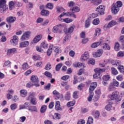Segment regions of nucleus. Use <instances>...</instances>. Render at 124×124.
Wrapping results in <instances>:
<instances>
[{"label": "nucleus", "mask_w": 124, "mask_h": 124, "mask_svg": "<svg viewBox=\"0 0 124 124\" xmlns=\"http://www.w3.org/2000/svg\"><path fill=\"white\" fill-rule=\"evenodd\" d=\"M97 87V83L96 82H93L91 83L90 87L89 88V96L87 99L89 101H92L93 97V91H94L95 88Z\"/></svg>", "instance_id": "obj_1"}, {"label": "nucleus", "mask_w": 124, "mask_h": 124, "mask_svg": "<svg viewBox=\"0 0 124 124\" xmlns=\"http://www.w3.org/2000/svg\"><path fill=\"white\" fill-rule=\"evenodd\" d=\"M8 9V7L6 5V0H0V13H3L6 12Z\"/></svg>", "instance_id": "obj_2"}, {"label": "nucleus", "mask_w": 124, "mask_h": 124, "mask_svg": "<svg viewBox=\"0 0 124 124\" xmlns=\"http://www.w3.org/2000/svg\"><path fill=\"white\" fill-rule=\"evenodd\" d=\"M62 31H63V26L62 24H59L54 26L53 28V31L54 33H62Z\"/></svg>", "instance_id": "obj_3"}, {"label": "nucleus", "mask_w": 124, "mask_h": 124, "mask_svg": "<svg viewBox=\"0 0 124 124\" xmlns=\"http://www.w3.org/2000/svg\"><path fill=\"white\" fill-rule=\"evenodd\" d=\"M119 92L115 91L112 93V94L109 96V97L111 100H116V101H121L120 99V96L119 95Z\"/></svg>", "instance_id": "obj_4"}, {"label": "nucleus", "mask_w": 124, "mask_h": 124, "mask_svg": "<svg viewBox=\"0 0 124 124\" xmlns=\"http://www.w3.org/2000/svg\"><path fill=\"white\" fill-rule=\"evenodd\" d=\"M31 80L35 87H39V80L36 76L32 75L31 77Z\"/></svg>", "instance_id": "obj_5"}, {"label": "nucleus", "mask_w": 124, "mask_h": 124, "mask_svg": "<svg viewBox=\"0 0 124 124\" xmlns=\"http://www.w3.org/2000/svg\"><path fill=\"white\" fill-rule=\"evenodd\" d=\"M96 11L98 12L100 15H104V11H105V6L104 5H100L96 8Z\"/></svg>", "instance_id": "obj_6"}, {"label": "nucleus", "mask_w": 124, "mask_h": 124, "mask_svg": "<svg viewBox=\"0 0 124 124\" xmlns=\"http://www.w3.org/2000/svg\"><path fill=\"white\" fill-rule=\"evenodd\" d=\"M31 35V31H27L25 32L21 37V40L24 41V40H27V39L30 38Z\"/></svg>", "instance_id": "obj_7"}, {"label": "nucleus", "mask_w": 124, "mask_h": 124, "mask_svg": "<svg viewBox=\"0 0 124 124\" xmlns=\"http://www.w3.org/2000/svg\"><path fill=\"white\" fill-rule=\"evenodd\" d=\"M102 54H103V50L99 49L97 50V52L93 53V57L94 58H99V57L102 56Z\"/></svg>", "instance_id": "obj_8"}, {"label": "nucleus", "mask_w": 124, "mask_h": 124, "mask_svg": "<svg viewBox=\"0 0 124 124\" xmlns=\"http://www.w3.org/2000/svg\"><path fill=\"white\" fill-rule=\"evenodd\" d=\"M18 41H19V39H18V36L16 35L13 36V39L10 40L11 44L14 46L17 45Z\"/></svg>", "instance_id": "obj_9"}, {"label": "nucleus", "mask_w": 124, "mask_h": 124, "mask_svg": "<svg viewBox=\"0 0 124 124\" xmlns=\"http://www.w3.org/2000/svg\"><path fill=\"white\" fill-rule=\"evenodd\" d=\"M90 59V53L88 51L85 52L81 56V60L83 61H88Z\"/></svg>", "instance_id": "obj_10"}, {"label": "nucleus", "mask_w": 124, "mask_h": 124, "mask_svg": "<svg viewBox=\"0 0 124 124\" xmlns=\"http://www.w3.org/2000/svg\"><path fill=\"white\" fill-rule=\"evenodd\" d=\"M111 9L112 13L115 15L120 11V8L116 7L114 4H112Z\"/></svg>", "instance_id": "obj_11"}, {"label": "nucleus", "mask_w": 124, "mask_h": 124, "mask_svg": "<svg viewBox=\"0 0 124 124\" xmlns=\"http://www.w3.org/2000/svg\"><path fill=\"white\" fill-rule=\"evenodd\" d=\"M30 45V42L28 41H25L19 43V48H25V47H28Z\"/></svg>", "instance_id": "obj_12"}, {"label": "nucleus", "mask_w": 124, "mask_h": 124, "mask_svg": "<svg viewBox=\"0 0 124 124\" xmlns=\"http://www.w3.org/2000/svg\"><path fill=\"white\" fill-rule=\"evenodd\" d=\"M17 52V49L16 48L9 49L7 51V56H10L12 54H15Z\"/></svg>", "instance_id": "obj_13"}, {"label": "nucleus", "mask_w": 124, "mask_h": 124, "mask_svg": "<svg viewBox=\"0 0 124 124\" xmlns=\"http://www.w3.org/2000/svg\"><path fill=\"white\" fill-rule=\"evenodd\" d=\"M19 93L21 97H26L28 95V91L26 90H21L19 91Z\"/></svg>", "instance_id": "obj_14"}, {"label": "nucleus", "mask_w": 124, "mask_h": 124, "mask_svg": "<svg viewBox=\"0 0 124 124\" xmlns=\"http://www.w3.org/2000/svg\"><path fill=\"white\" fill-rule=\"evenodd\" d=\"M42 38V36L41 35H38L33 38L32 42L33 43H37V42H39L41 40Z\"/></svg>", "instance_id": "obj_15"}, {"label": "nucleus", "mask_w": 124, "mask_h": 124, "mask_svg": "<svg viewBox=\"0 0 124 124\" xmlns=\"http://www.w3.org/2000/svg\"><path fill=\"white\" fill-rule=\"evenodd\" d=\"M35 93L30 92L29 93V96L26 97V100H30V99H32V98H35Z\"/></svg>", "instance_id": "obj_16"}, {"label": "nucleus", "mask_w": 124, "mask_h": 124, "mask_svg": "<svg viewBox=\"0 0 124 124\" xmlns=\"http://www.w3.org/2000/svg\"><path fill=\"white\" fill-rule=\"evenodd\" d=\"M55 108V109L57 110V111H59L60 110H62V108L61 106V103H60V101H57L56 102Z\"/></svg>", "instance_id": "obj_17"}, {"label": "nucleus", "mask_w": 124, "mask_h": 124, "mask_svg": "<svg viewBox=\"0 0 124 124\" xmlns=\"http://www.w3.org/2000/svg\"><path fill=\"white\" fill-rule=\"evenodd\" d=\"M73 65L74 67H86V64L84 63L78 62L76 64H73Z\"/></svg>", "instance_id": "obj_18"}, {"label": "nucleus", "mask_w": 124, "mask_h": 124, "mask_svg": "<svg viewBox=\"0 0 124 124\" xmlns=\"http://www.w3.org/2000/svg\"><path fill=\"white\" fill-rule=\"evenodd\" d=\"M28 110H29L30 112H37V108L34 106H31L28 108Z\"/></svg>", "instance_id": "obj_19"}, {"label": "nucleus", "mask_w": 124, "mask_h": 124, "mask_svg": "<svg viewBox=\"0 0 124 124\" xmlns=\"http://www.w3.org/2000/svg\"><path fill=\"white\" fill-rule=\"evenodd\" d=\"M30 107V103L26 102L23 105L20 106L19 109H28Z\"/></svg>", "instance_id": "obj_20"}, {"label": "nucleus", "mask_w": 124, "mask_h": 124, "mask_svg": "<svg viewBox=\"0 0 124 124\" xmlns=\"http://www.w3.org/2000/svg\"><path fill=\"white\" fill-rule=\"evenodd\" d=\"M16 21V17L14 16H9L7 18V22L8 23H14Z\"/></svg>", "instance_id": "obj_21"}, {"label": "nucleus", "mask_w": 124, "mask_h": 124, "mask_svg": "<svg viewBox=\"0 0 124 124\" xmlns=\"http://www.w3.org/2000/svg\"><path fill=\"white\" fill-rule=\"evenodd\" d=\"M102 46L105 50H110L111 49L110 46H109L107 43H105L104 41H103V43Z\"/></svg>", "instance_id": "obj_22"}, {"label": "nucleus", "mask_w": 124, "mask_h": 124, "mask_svg": "<svg viewBox=\"0 0 124 124\" xmlns=\"http://www.w3.org/2000/svg\"><path fill=\"white\" fill-rule=\"evenodd\" d=\"M106 70L105 69H94L95 74H96L98 76L100 75V73H101V72H105Z\"/></svg>", "instance_id": "obj_23"}, {"label": "nucleus", "mask_w": 124, "mask_h": 124, "mask_svg": "<svg viewBox=\"0 0 124 124\" xmlns=\"http://www.w3.org/2000/svg\"><path fill=\"white\" fill-rule=\"evenodd\" d=\"M41 14L42 15V16H49L50 12H49L48 10L43 9V10L41 11Z\"/></svg>", "instance_id": "obj_24"}, {"label": "nucleus", "mask_w": 124, "mask_h": 124, "mask_svg": "<svg viewBox=\"0 0 124 124\" xmlns=\"http://www.w3.org/2000/svg\"><path fill=\"white\" fill-rule=\"evenodd\" d=\"M46 110H47V106L43 105L40 108V112L41 114H44L46 112Z\"/></svg>", "instance_id": "obj_25"}, {"label": "nucleus", "mask_w": 124, "mask_h": 124, "mask_svg": "<svg viewBox=\"0 0 124 124\" xmlns=\"http://www.w3.org/2000/svg\"><path fill=\"white\" fill-rule=\"evenodd\" d=\"M70 10L72 12H79L80 11V8L78 6H74L73 8H70Z\"/></svg>", "instance_id": "obj_26"}, {"label": "nucleus", "mask_w": 124, "mask_h": 124, "mask_svg": "<svg viewBox=\"0 0 124 124\" xmlns=\"http://www.w3.org/2000/svg\"><path fill=\"white\" fill-rule=\"evenodd\" d=\"M71 97V94L70 92H68L65 94L64 98L65 100H70Z\"/></svg>", "instance_id": "obj_27"}, {"label": "nucleus", "mask_w": 124, "mask_h": 124, "mask_svg": "<svg viewBox=\"0 0 124 124\" xmlns=\"http://www.w3.org/2000/svg\"><path fill=\"white\" fill-rule=\"evenodd\" d=\"M92 115L94 117V118H99L100 115L99 111L98 110L94 111L92 112Z\"/></svg>", "instance_id": "obj_28"}, {"label": "nucleus", "mask_w": 124, "mask_h": 124, "mask_svg": "<svg viewBox=\"0 0 124 124\" xmlns=\"http://www.w3.org/2000/svg\"><path fill=\"white\" fill-rule=\"evenodd\" d=\"M101 33V29L99 28H96L95 30V36H98Z\"/></svg>", "instance_id": "obj_29"}, {"label": "nucleus", "mask_w": 124, "mask_h": 124, "mask_svg": "<svg viewBox=\"0 0 124 124\" xmlns=\"http://www.w3.org/2000/svg\"><path fill=\"white\" fill-rule=\"evenodd\" d=\"M41 47L44 49H47L48 48V44L46 42H43L41 44Z\"/></svg>", "instance_id": "obj_30"}, {"label": "nucleus", "mask_w": 124, "mask_h": 124, "mask_svg": "<svg viewBox=\"0 0 124 124\" xmlns=\"http://www.w3.org/2000/svg\"><path fill=\"white\" fill-rule=\"evenodd\" d=\"M53 120H60L61 119V115L58 113H55L53 116Z\"/></svg>", "instance_id": "obj_31"}, {"label": "nucleus", "mask_w": 124, "mask_h": 124, "mask_svg": "<svg viewBox=\"0 0 124 124\" xmlns=\"http://www.w3.org/2000/svg\"><path fill=\"white\" fill-rule=\"evenodd\" d=\"M110 78H111V77H110V75H106L103 77L102 79L103 81H109V79H110Z\"/></svg>", "instance_id": "obj_32"}, {"label": "nucleus", "mask_w": 124, "mask_h": 124, "mask_svg": "<svg viewBox=\"0 0 124 124\" xmlns=\"http://www.w3.org/2000/svg\"><path fill=\"white\" fill-rule=\"evenodd\" d=\"M111 85H113L115 88L119 87L120 83L117 80H113L112 83H111Z\"/></svg>", "instance_id": "obj_33"}, {"label": "nucleus", "mask_w": 124, "mask_h": 124, "mask_svg": "<svg viewBox=\"0 0 124 124\" xmlns=\"http://www.w3.org/2000/svg\"><path fill=\"white\" fill-rule=\"evenodd\" d=\"M14 5H15V2H14L13 1H11L9 3V7L10 10H12L13 7H14Z\"/></svg>", "instance_id": "obj_34"}, {"label": "nucleus", "mask_w": 124, "mask_h": 124, "mask_svg": "<svg viewBox=\"0 0 124 124\" xmlns=\"http://www.w3.org/2000/svg\"><path fill=\"white\" fill-rule=\"evenodd\" d=\"M73 31H74V28L72 26H71L68 28V30L66 31V33H72L73 32Z\"/></svg>", "instance_id": "obj_35"}, {"label": "nucleus", "mask_w": 124, "mask_h": 124, "mask_svg": "<svg viewBox=\"0 0 124 124\" xmlns=\"http://www.w3.org/2000/svg\"><path fill=\"white\" fill-rule=\"evenodd\" d=\"M120 47H121L120 44L118 42H116L114 45V49L115 51H119L120 50Z\"/></svg>", "instance_id": "obj_36"}, {"label": "nucleus", "mask_w": 124, "mask_h": 124, "mask_svg": "<svg viewBox=\"0 0 124 124\" xmlns=\"http://www.w3.org/2000/svg\"><path fill=\"white\" fill-rule=\"evenodd\" d=\"M113 4L118 8H120V7H122V6H123V3L121 1H118L116 3Z\"/></svg>", "instance_id": "obj_37"}, {"label": "nucleus", "mask_w": 124, "mask_h": 124, "mask_svg": "<svg viewBox=\"0 0 124 124\" xmlns=\"http://www.w3.org/2000/svg\"><path fill=\"white\" fill-rule=\"evenodd\" d=\"M30 102L32 105H36L37 104V101L36 100V98H34L31 99Z\"/></svg>", "instance_id": "obj_38"}, {"label": "nucleus", "mask_w": 124, "mask_h": 124, "mask_svg": "<svg viewBox=\"0 0 124 124\" xmlns=\"http://www.w3.org/2000/svg\"><path fill=\"white\" fill-rule=\"evenodd\" d=\"M115 90H116V88L112 85L111 83H110L108 88L109 92H113V91H115Z\"/></svg>", "instance_id": "obj_39"}, {"label": "nucleus", "mask_w": 124, "mask_h": 124, "mask_svg": "<svg viewBox=\"0 0 124 124\" xmlns=\"http://www.w3.org/2000/svg\"><path fill=\"white\" fill-rule=\"evenodd\" d=\"M111 73L113 75H117V74H118V73H119V72H118L117 69H116V68H115L114 67H112L111 68Z\"/></svg>", "instance_id": "obj_40"}, {"label": "nucleus", "mask_w": 124, "mask_h": 124, "mask_svg": "<svg viewBox=\"0 0 124 124\" xmlns=\"http://www.w3.org/2000/svg\"><path fill=\"white\" fill-rule=\"evenodd\" d=\"M93 124V117L90 116L88 118L86 124Z\"/></svg>", "instance_id": "obj_41"}, {"label": "nucleus", "mask_w": 124, "mask_h": 124, "mask_svg": "<svg viewBox=\"0 0 124 124\" xmlns=\"http://www.w3.org/2000/svg\"><path fill=\"white\" fill-rule=\"evenodd\" d=\"M116 24L117 22L115 21H111L108 25V28H111V27H113V26H115V25Z\"/></svg>", "instance_id": "obj_42"}, {"label": "nucleus", "mask_w": 124, "mask_h": 124, "mask_svg": "<svg viewBox=\"0 0 124 124\" xmlns=\"http://www.w3.org/2000/svg\"><path fill=\"white\" fill-rule=\"evenodd\" d=\"M53 93L54 94V95H55L57 99H59V98H60V93H59L58 91H57L56 90H54L53 92Z\"/></svg>", "instance_id": "obj_43"}, {"label": "nucleus", "mask_w": 124, "mask_h": 124, "mask_svg": "<svg viewBox=\"0 0 124 124\" xmlns=\"http://www.w3.org/2000/svg\"><path fill=\"white\" fill-rule=\"evenodd\" d=\"M99 19V18H96L94 19L93 21V25H95V26L98 25L100 23Z\"/></svg>", "instance_id": "obj_44"}, {"label": "nucleus", "mask_w": 124, "mask_h": 124, "mask_svg": "<svg viewBox=\"0 0 124 124\" xmlns=\"http://www.w3.org/2000/svg\"><path fill=\"white\" fill-rule=\"evenodd\" d=\"M68 5L69 7H70V8H73V7L75 6V3L72 1H71L68 3Z\"/></svg>", "instance_id": "obj_45"}, {"label": "nucleus", "mask_w": 124, "mask_h": 124, "mask_svg": "<svg viewBox=\"0 0 124 124\" xmlns=\"http://www.w3.org/2000/svg\"><path fill=\"white\" fill-rule=\"evenodd\" d=\"M63 22H65V23H71V22H73V19H69V18H66L63 19Z\"/></svg>", "instance_id": "obj_46"}, {"label": "nucleus", "mask_w": 124, "mask_h": 124, "mask_svg": "<svg viewBox=\"0 0 124 124\" xmlns=\"http://www.w3.org/2000/svg\"><path fill=\"white\" fill-rule=\"evenodd\" d=\"M75 105V101H72L68 102L67 104V106H68V107H71V106H74Z\"/></svg>", "instance_id": "obj_47"}, {"label": "nucleus", "mask_w": 124, "mask_h": 124, "mask_svg": "<svg viewBox=\"0 0 124 124\" xmlns=\"http://www.w3.org/2000/svg\"><path fill=\"white\" fill-rule=\"evenodd\" d=\"M70 39V35H66L63 40V43H65L66 41H68L69 39Z\"/></svg>", "instance_id": "obj_48"}, {"label": "nucleus", "mask_w": 124, "mask_h": 124, "mask_svg": "<svg viewBox=\"0 0 124 124\" xmlns=\"http://www.w3.org/2000/svg\"><path fill=\"white\" fill-rule=\"evenodd\" d=\"M46 7L48 8V9H53L54 5L52 3H48L46 5Z\"/></svg>", "instance_id": "obj_49"}, {"label": "nucleus", "mask_w": 124, "mask_h": 124, "mask_svg": "<svg viewBox=\"0 0 124 124\" xmlns=\"http://www.w3.org/2000/svg\"><path fill=\"white\" fill-rule=\"evenodd\" d=\"M54 51L56 54H60V53H62V49L60 48V47L56 46L55 47V49L54 50Z\"/></svg>", "instance_id": "obj_50"}, {"label": "nucleus", "mask_w": 124, "mask_h": 124, "mask_svg": "<svg viewBox=\"0 0 124 124\" xmlns=\"http://www.w3.org/2000/svg\"><path fill=\"white\" fill-rule=\"evenodd\" d=\"M90 26H91V21H90V20L87 19L85 21V28H89Z\"/></svg>", "instance_id": "obj_51"}, {"label": "nucleus", "mask_w": 124, "mask_h": 124, "mask_svg": "<svg viewBox=\"0 0 124 124\" xmlns=\"http://www.w3.org/2000/svg\"><path fill=\"white\" fill-rule=\"evenodd\" d=\"M112 104H108V105L106 106V109L108 111H110L112 109Z\"/></svg>", "instance_id": "obj_52"}, {"label": "nucleus", "mask_w": 124, "mask_h": 124, "mask_svg": "<svg viewBox=\"0 0 124 124\" xmlns=\"http://www.w3.org/2000/svg\"><path fill=\"white\" fill-rule=\"evenodd\" d=\"M11 110H15V109H17V104L15 103L13 104L10 106Z\"/></svg>", "instance_id": "obj_53"}, {"label": "nucleus", "mask_w": 124, "mask_h": 124, "mask_svg": "<svg viewBox=\"0 0 124 124\" xmlns=\"http://www.w3.org/2000/svg\"><path fill=\"white\" fill-rule=\"evenodd\" d=\"M22 68L23 69V70H26V69L29 68V65L27 63H24L22 65Z\"/></svg>", "instance_id": "obj_54"}, {"label": "nucleus", "mask_w": 124, "mask_h": 124, "mask_svg": "<svg viewBox=\"0 0 124 124\" xmlns=\"http://www.w3.org/2000/svg\"><path fill=\"white\" fill-rule=\"evenodd\" d=\"M110 62V60H106L104 61V63L102 64V63H100V66L101 67H104V66H105V64H106V63H107L108 62Z\"/></svg>", "instance_id": "obj_55"}, {"label": "nucleus", "mask_w": 124, "mask_h": 124, "mask_svg": "<svg viewBox=\"0 0 124 124\" xmlns=\"http://www.w3.org/2000/svg\"><path fill=\"white\" fill-rule=\"evenodd\" d=\"M94 63H95V61L93 59H91L88 61L89 64H92V65H93Z\"/></svg>", "instance_id": "obj_56"}, {"label": "nucleus", "mask_w": 124, "mask_h": 124, "mask_svg": "<svg viewBox=\"0 0 124 124\" xmlns=\"http://www.w3.org/2000/svg\"><path fill=\"white\" fill-rule=\"evenodd\" d=\"M56 9L58 12L61 13V12H63V11H64V9H63L62 7H56Z\"/></svg>", "instance_id": "obj_57"}, {"label": "nucleus", "mask_w": 124, "mask_h": 124, "mask_svg": "<svg viewBox=\"0 0 124 124\" xmlns=\"http://www.w3.org/2000/svg\"><path fill=\"white\" fill-rule=\"evenodd\" d=\"M11 63V62H10V61H6L4 63L3 67H5V66H8L10 65Z\"/></svg>", "instance_id": "obj_58"}, {"label": "nucleus", "mask_w": 124, "mask_h": 124, "mask_svg": "<svg viewBox=\"0 0 124 124\" xmlns=\"http://www.w3.org/2000/svg\"><path fill=\"white\" fill-rule=\"evenodd\" d=\"M62 63H59V64H57L56 67V71H59V70L60 69H61V67H62Z\"/></svg>", "instance_id": "obj_59"}, {"label": "nucleus", "mask_w": 124, "mask_h": 124, "mask_svg": "<svg viewBox=\"0 0 124 124\" xmlns=\"http://www.w3.org/2000/svg\"><path fill=\"white\" fill-rule=\"evenodd\" d=\"M116 79L118 81H123L124 78L123 76L122 75H118L116 77Z\"/></svg>", "instance_id": "obj_60"}, {"label": "nucleus", "mask_w": 124, "mask_h": 124, "mask_svg": "<svg viewBox=\"0 0 124 124\" xmlns=\"http://www.w3.org/2000/svg\"><path fill=\"white\" fill-rule=\"evenodd\" d=\"M45 75H46V76H47V77H49V78H52V74H51V73H50L49 72L46 71L45 73Z\"/></svg>", "instance_id": "obj_61"}, {"label": "nucleus", "mask_w": 124, "mask_h": 124, "mask_svg": "<svg viewBox=\"0 0 124 124\" xmlns=\"http://www.w3.org/2000/svg\"><path fill=\"white\" fill-rule=\"evenodd\" d=\"M36 51H37V52H39L40 53H42L43 52V49H42L41 47L38 46H36Z\"/></svg>", "instance_id": "obj_62"}, {"label": "nucleus", "mask_w": 124, "mask_h": 124, "mask_svg": "<svg viewBox=\"0 0 124 124\" xmlns=\"http://www.w3.org/2000/svg\"><path fill=\"white\" fill-rule=\"evenodd\" d=\"M78 91H75L73 93V96L74 98H78Z\"/></svg>", "instance_id": "obj_63"}, {"label": "nucleus", "mask_w": 124, "mask_h": 124, "mask_svg": "<svg viewBox=\"0 0 124 124\" xmlns=\"http://www.w3.org/2000/svg\"><path fill=\"white\" fill-rule=\"evenodd\" d=\"M85 121L83 119H80L78 122V124H85Z\"/></svg>", "instance_id": "obj_64"}]
</instances>
